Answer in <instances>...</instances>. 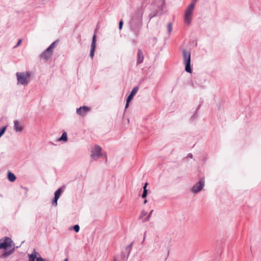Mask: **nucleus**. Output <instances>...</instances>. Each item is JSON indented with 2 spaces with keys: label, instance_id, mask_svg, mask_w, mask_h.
<instances>
[{
  "label": "nucleus",
  "instance_id": "1",
  "mask_svg": "<svg viewBox=\"0 0 261 261\" xmlns=\"http://www.w3.org/2000/svg\"><path fill=\"white\" fill-rule=\"evenodd\" d=\"M143 11L142 10H137L134 13L131 22V29L136 36L139 35L140 31L143 25Z\"/></svg>",
  "mask_w": 261,
  "mask_h": 261
},
{
  "label": "nucleus",
  "instance_id": "2",
  "mask_svg": "<svg viewBox=\"0 0 261 261\" xmlns=\"http://www.w3.org/2000/svg\"><path fill=\"white\" fill-rule=\"evenodd\" d=\"M16 76L18 83L21 85H26L29 83L30 74L28 72H17Z\"/></svg>",
  "mask_w": 261,
  "mask_h": 261
},
{
  "label": "nucleus",
  "instance_id": "3",
  "mask_svg": "<svg viewBox=\"0 0 261 261\" xmlns=\"http://www.w3.org/2000/svg\"><path fill=\"white\" fill-rule=\"evenodd\" d=\"M195 7V3H193L191 4L187 8L185 15V21L186 23L188 24H190L192 18V14L193 11V9Z\"/></svg>",
  "mask_w": 261,
  "mask_h": 261
},
{
  "label": "nucleus",
  "instance_id": "4",
  "mask_svg": "<svg viewBox=\"0 0 261 261\" xmlns=\"http://www.w3.org/2000/svg\"><path fill=\"white\" fill-rule=\"evenodd\" d=\"M55 47V43H53L40 56V58L44 61L48 60L53 55V50Z\"/></svg>",
  "mask_w": 261,
  "mask_h": 261
},
{
  "label": "nucleus",
  "instance_id": "5",
  "mask_svg": "<svg viewBox=\"0 0 261 261\" xmlns=\"http://www.w3.org/2000/svg\"><path fill=\"white\" fill-rule=\"evenodd\" d=\"M12 240L9 237H5L0 240V249H7L12 246Z\"/></svg>",
  "mask_w": 261,
  "mask_h": 261
},
{
  "label": "nucleus",
  "instance_id": "6",
  "mask_svg": "<svg viewBox=\"0 0 261 261\" xmlns=\"http://www.w3.org/2000/svg\"><path fill=\"white\" fill-rule=\"evenodd\" d=\"M101 155V148L99 146L95 145L91 150V158L96 160Z\"/></svg>",
  "mask_w": 261,
  "mask_h": 261
},
{
  "label": "nucleus",
  "instance_id": "7",
  "mask_svg": "<svg viewBox=\"0 0 261 261\" xmlns=\"http://www.w3.org/2000/svg\"><path fill=\"white\" fill-rule=\"evenodd\" d=\"M204 185V181L203 179H200L198 183L193 186L192 191L193 192L196 193L201 191Z\"/></svg>",
  "mask_w": 261,
  "mask_h": 261
},
{
  "label": "nucleus",
  "instance_id": "8",
  "mask_svg": "<svg viewBox=\"0 0 261 261\" xmlns=\"http://www.w3.org/2000/svg\"><path fill=\"white\" fill-rule=\"evenodd\" d=\"M91 110L90 107L87 106L81 107L76 109V113L78 115L83 117Z\"/></svg>",
  "mask_w": 261,
  "mask_h": 261
},
{
  "label": "nucleus",
  "instance_id": "9",
  "mask_svg": "<svg viewBox=\"0 0 261 261\" xmlns=\"http://www.w3.org/2000/svg\"><path fill=\"white\" fill-rule=\"evenodd\" d=\"M96 36L95 34L92 38V41L91 45V49L90 53V56L92 59L93 58L94 52L96 48Z\"/></svg>",
  "mask_w": 261,
  "mask_h": 261
},
{
  "label": "nucleus",
  "instance_id": "10",
  "mask_svg": "<svg viewBox=\"0 0 261 261\" xmlns=\"http://www.w3.org/2000/svg\"><path fill=\"white\" fill-rule=\"evenodd\" d=\"M184 62H191V55L190 52L184 50L182 51Z\"/></svg>",
  "mask_w": 261,
  "mask_h": 261
},
{
  "label": "nucleus",
  "instance_id": "11",
  "mask_svg": "<svg viewBox=\"0 0 261 261\" xmlns=\"http://www.w3.org/2000/svg\"><path fill=\"white\" fill-rule=\"evenodd\" d=\"M14 129L16 132H21L23 130V126L20 124V122L16 120L14 122Z\"/></svg>",
  "mask_w": 261,
  "mask_h": 261
},
{
  "label": "nucleus",
  "instance_id": "12",
  "mask_svg": "<svg viewBox=\"0 0 261 261\" xmlns=\"http://www.w3.org/2000/svg\"><path fill=\"white\" fill-rule=\"evenodd\" d=\"M138 87H135L133 88L132 91H131L130 94L128 96L127 99H128V101H131L132 99L133 98L135 95L137 93V91H138Z\"/></svg>",
  "mask_w": 261,
  "mask_h": 261
},
{
  "label": "nucleus",
  "instance_id": "13",
  "mask_svg": "<svg viewBox=\"0 0 261 261\" xmlns=\"http://www.w3.org/2000/svg\"><path fill=\"white\" fill-rule=\"evenodd\" d=\"M137 57V64H140L142 63L144 59V56L143 53L141 51L140 49H138V50Z\"/></svg>",
  "mask_w": 261,
  "mask_h": 261
},
{
  "label": "nucleus",
  "instance_id": "14",
  "mask_svg": "<svg viewBox=\"0 0 261 261\" xmlns=\"http://www.w3.org/2000/svg\"><path fill=\"white\" fill-rule=\"evenodd\" d=\"M39 255V253L34 250L32 254H29V261H35V258H37V255Z\"/></svg>",
  "mask_w": 261,
  "mask_h": 261
},
{
  "label": "nucleus",
  "instance_id": "15",
  "mask_svg": "<svg viewBox=\"0 0 261 261\" xmlns=\"http://www.w3.org/2000/svg\"><path fill=\"white\" fill-rule=\"evenodd\" d=\"M8 179L11 182L15 181L16 179L15 175L11 172H8Z\"/></svg>",
  "mask_w": 261,
  "mask_h": 261
},
{
  "label": "nucleus",
  "instance_id": "16",
  "mask_svg": "<svg viewBox=\"0 0 261 261\" xmlns=\"http://www.w3.org/2000/svg\"><path fill=\"white\" fill-rule=\"evenodd\" d=\"M190 63H191V62H185V64L186 65L185 70L187 72H189V73H191V72H192V69L191 68Z\"/></svg>",
  "mask_w": 261,
  "mask_h": 261
},
{
  "label": "nucleus",
  "instance_id": "17",
  "mask_svg": "<svg viewBox=\"0 0 261 261\" xmlns=\"http://www.w3.org/2000/svg\"><path fill=\"white\" fill-rule=\"evenodd\" d=\"M147 185H148L147 183H145L144 186V187H143V194L142 195V197L143 198H145L146 197L147 193V191L146 188H147Z\"/></svg>",
  "mask_w": 261,
  "mask_h": 261
},
{
  "label": "nucleus",
  "instance_id": "18",
  "mask_svg": "<svg viewBox=\"0 0 261 261\" xmlns=\"http://www.w3.org/2000/svg\"><path fill=\"white\" fill-rule=\"evenodd\" d=\"M59 141H64L65 142L67 141V135L66 133L64 132L62 134L61 137L59 139Z\"/></svg>",
  "mask_w": 261,
  "mask_h": 261
},
{
  "label": "nucleus",
  "instance_id": "19",
  "mask_svg": "<svg viewBox=\"0 0 261 261\" xmlns=\"http://www.w3.org/2000/svg\"><path fill=\"white\" fill-rule=\"evenodd\" d=\"M61 193H62V189L60 188L57 191H56V192H55V197H56L58 198H59Z\"/></svg>",
  "mask_w": 261,
  "mask_h": 261
},
{
  "label": "nucleus",
  "instance_id": "20",
  "mask_svg": "<svg viewBox=\"0 0 261 261\" xmlns=\"http://www.w3.org/2000/svg\"><path fill=\"white\" fill-rule=\"evenodd\" d=\"M168 30L169 33H170L172 31V24L169 23L167 25Z\"/></svg>",
  "mask_w": 261,
  "mask_h": 261
},
{
  "label": "nucleus",
  "instance_id": "21",
  "mask_svg": "<svg viewBox=\"0 0 261 261\" xmlns=\"http://www.w3.org/2000/svg\"><path fill=\"white\" fill-rule=\"evenodd\" d=\"M73 229L76 232H77L80 230V226L78 225H75L73 226Z\"/></svg>",
  "mask_w": 261,
  "mask_h": 261
},
{
  "label": "nucleus",
  "instance_id": "22",
  "mask_svg": "<svg viewBox=\"0 0 261 261\" xmlns=\"http://www.w3.org/2000/svg\"><path fill=\"white\" fill-rule=\"evenodd\" d=\"M6 129V127H4L1 130H0V137L4 134Z\"/></svg>",
  "mask_w": 261,
  "mask_h": 261
},
{
  "label": "nucleus",
  "instance_id": "23",
  "mask_svg": "<svg viewBox=\"0 0 261 261\" xmlns=\"http://www.w3.org/2000/svg\"><path fill=\"white\" fill-rule=\"evenodd\" d=\"M59 199V198L55 197L54 198V200L53 201V204L56 206H57V201H58V200Z\"/></svg>",
  "mask_w": 261,
  "mask_h": 261
},
{
  "label": "nucleus",
  "instance_id": "24",
  "mask_svg": "<svg viewBox=\"0 0 261 261\" xmlns=\"http://www.w3.org/2000/svg\"><path fill=\"white\" fill-rule=\"evenodd\" d=\"M123 26V21L122 20L120 21L119 23V29L121 30Z\"/></svg>",
  "mask_w": 261,
  "mask_h": 261
},
{
  "label": "nucleus",
  "instance_id": "25",
  "mask_svg": "<svg viewBox=\"0 0 261 261\" xmlns=\"http://www.w3.org/2000/svg\"><path fill=\"white\" fill-rule=\"evenodd\" d=\"M21 42H22V39H19L18 40L17 44L16 45V46H15V47H17V46H18L21 44Z\"/></svg>",
  "mask_w": 261,
  "mask_h": 261
},
{
  "label": "nucleus",
  "instance_id": "26",
  "mask_svg": "<svg viewBox=\"0 0 261 261\" xmlns=\"http://www.w3.org/2000/svg\"><path fill=\"white\" fill-rule=\"evenodd\" d=\"M36 261H45V260L42 257H38L37 258Z\"/></svg>",
  "mask_w": 261,
  "mask_h": 261
},
{
  "label": "nucleus",
  "instance_id": "27",
  "mask_svg": "<svg viewBox=\"0 0 261 261\" xmlns=\"http://www.w3.org/2000/svg\"><path fill=\"white\" fill-rule=\"evenodd\" d=\"M130 101H128V99L126 100V105H125V108H127L128 106H129V103L130 102Z\"/></svg>",
  "mask_w": 261,
  "mask_h": 261
},
{
  "label": "nucleus",
  "instance_id": "28",
  "mask_svg": "<svg viewBox=\"0 0 261 261\" xmlns=\"http://www.w3.org/2000/svg\"><path fill=\"white\" fill-rule=\"evenodd\" d=\"M152 212H153V210H152V211L150 212V214H149V215L148 217H150V215H152Z\"/></svg>",
  "mask_w": 261,
  "mask_h": 261
},
{
  "label": "nucleus",
  "instance_id": "29",
  "mask_svg": "<svg viewBox=\"0 0 261 261\" xmlns=\"http://www.w3.org/2000/svg\"><path fill=\"white\" fill-rule=\"evenodd\" d=\"M64 261H68V258H65V260H64Z\"/></svg>",
  "mask_w": 261,
  "mask_h": 261
},
{
  "label": "nucleus",
  "instance_id": "30",
  "mask_svg": "<svg viewBox=\"0 0 261 261\" xmlns=\"http://www.w3.org/2000/svg\"><path fill=\"white\" fill-rule=\"evenodd\" d=\"M146 202H147V200H145L144 201V203H146Z\"/></svg>",
  "mask_w": 261,
  "mask_h": 261
},
{
  "label": "nucleus",
  "instance_id": "31",
  "mask_svg": "<svg viewBox=\"0 0 261 261\" xmlns=\"http://www.w3.org/2000/svg\"><path fill=\"white\" fill-rule=\"evenodd\" d=\"M197 1H198V0H194L193 3H194L195 4V3H196Z\"/></svg>",
  "mask_w": 261,
  "mask_h": 261
},
{
  "label": "nucleus",
  "instance_id": "32",
  "mask_svg": "<svg viewBox=\"0 0 261 261\" xmlns=\"http://www.w3.org/2000/svg\"><path fill=\"white\" fill-rule=\"evenodd\" d=\"M131 246H132V244H130V246H128V247H131Z\"/></svg>",
  "mask_w": 261,
  "mask_h": 261
}]
</instances>
